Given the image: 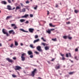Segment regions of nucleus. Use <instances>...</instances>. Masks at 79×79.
Returning <instances> with one entry per match:
<instances>
[{"mask_svg":"<svg viewBox=\"0 0 79 79\" xmlns=\"http://www.w3.org/2000/svg\"><path fill=\"white\" fill-rule=\"evenodd\" d=\"M42 45H43L44 46H45V45H46V44L44 43H42Z\"/></svg>","mask_w":79,"mask_h":79,"instance_id":"39","label":"nucleus"},{"mask_svg":"<svg viewBox=\"0 0 79 79\" xmlns=\"http://www.w3.org/2000/svg\"><path fill=\"white\" fill-rule=\"evenodd\" d=\"M37 6H35V7H34V9L35 10H37Z\"/></svg>","mask_w":79,"mask_h":79,"instance_id":"36","label":"nucleus"},{"mask_svg":"<svg viewBox=\"0 0 79 79\" xmlns=\"http://www.w3.org/2000/svg\"><path fill=\"white\" fill-rule=\"evenodd\" d=\"M12 76L13 77H16V76L14 74H12Z\"/></svg>","mask_w":79,"mask_h":79,"instance_id":"34","label":"nucleus"},{"mask_svg":"<svg viewBox=\"0 0 79 79\" xmlns=\"http://www.w3.org/2000/svg\"><path fill=\"white\" fill-rule=\"evenodd\" d=\"M15 46H18V42L16 41H15Z\"/></svg>","mask_w":79,"mask_h":79,"instance_id":"25","label":"nucleus"},{"mask_svg":"<svg viewBox=\"0 0 79 79\" xmlns=\"http://www.w3.org/2000/svg\"><path fill=\"white\" fill-rule=\"evenodd\" d=\"M1 66H4V65L2 64H1Z\"/></svg>","mask_w":79,"mask_h":79,"instance_id":"63","label":"nucleus"},{"mask_svg":"<svg viewBox=\"0 0 79 79\" xmlns=\"http://www.w3.org/2000/svg\"><path fill=\"white\" fill-rule=\"evenodd\" d=\"M19 11L20 13H22V12H25V11H26V9L25 8H23L22 9V10H20Z\"/></svg>","mask_w":79,"mask_h":79,"instance_id":"9","label":"nucleus"},{"mask_svg":"<svg viewBox=\"0 0 79 79\" xmlns=\"http://www.w3.org/2000/svg\"><path fill=\"white\" fill-rule=\"evenodd\" d=\"M1 3L2 4H4V5H6L7 3L5 1H2L1 2Z\"/></svg>","mask_w":79,"mask_h":79,"instance_id":"13","label":"nucleus"},{"mask_svg":"<svg viewBox=\"0 0 79 79\" xmlns=\"http://www.w3.org/2000/svg\"><path fill=\"white\" fill-rule=\"evenodd\" d=\"M21 46H23V44L22 43H21Z\"/></svg>","mask_w":79,"mask_h":79,"instance_id":"58","label":"nucleus"},{"mask_svg":"<svg viewBox=\"0 0 79 79\" xmlns=\"http://www.w3.org/2000/svg\"><path fill=\"white\" fill-rule=\"evenodd\" d=\"M39 39H37V40H35L33 41L34 44H35V43H36V42H39Z\"/></svg>","mask_w":79,"mask_h":79,"instance_id":"10","label":"nucleus"},{"mask_svg":"<svg viewBox=\"0 0 79 79\" xmlns=\"http://www.w3.org/2000/svg\"><path fill=\"white\" fill-rule=\"evenodd\" d=\"M75 52H78V49L77 48H76L75 49Z\"/></svg>","mask_w":79,"mask_h":79,"instance_id":"44","label":"nucleus"},{"mask_svg":"<svg viewBox=\"0 0 79 79\" xmlns=\"http://www.w3.org/2000/svg\"><path fill=\"white\" fill-rule=\"evenodd\" d=\"M16 26V24H11V27H15Z\"/></svg>","mask_w":79,"mask_h":79,"instance_id":"31","label":"nucleus"},{"mask_svg":"<svg viewBox=\"0 0 79 79\" xmlns=\"http://www.w3.org/2000/svg\"><path fill=\"white\" fill-rule=\"evenodd\" d=\"M49 26L50 27H55L56 25H53L52 23H49Z\"/></svg>","mask_w":79,"mask_h":79,"instance_id":"22","label":"nucleus"},{"mask_svg":"<svg viewBox=\"0 0 79 79\" xmlns=\"http://www.w3.org/2000/svg\"><path fill=\"white\" fill-rule=\"evenodd\" d=\"M74 12L75 13H77L79 12V10H75Z\"/></svg>","mask_w":79,"mask_h":79,"instance_id":"30","label":"nucleus"},{"mask_svg":"<svg viewBox=\"0 0 79 79\" xmlns=\"http://www.w3.org/2000/svg\"><path fill=\"white\" fill-rule=\"evenodd\" d=\"M26 20L24 19H21L20 20V21L21 23H23V22H24Z\"/></svg>","mask_w":79,"mask_h":79,"instance_id":"19","label":"nucleus"},{"mask_svg":"<svg viewBox=\"0 0 79 79\" xmlns=\"http://www.w3.org/2000/svg\"><path fill=\"white\" fill-rule=\"evenodd\" d=\"M28 53L29 55H32L33 53H32V52L31 51H29L28 52Z\"/></svg>","mask_w":79,"mask_h":79,"instance_id":"16","label":"nucleus"},{"mask_svg":"<svg viewBox=\"0 0 79 79\" xmlns=\"http://www.w3.org/2000/svg\"><path fill=\"white\" fill-rule=\"evenodd\" d=\"M26 54L25 53H23V54H22V56H21L24 57V56H26Z\"/></svg>","mask_w":79,"mask_h":79,"instance_id":"27","label":"nucleus"},{"mask_svg":"<svg viewBox=\"0 0 79 79\" xmlns=\"http://www.w3.org/2000/svg\"><path fill=\"white\" fill-rule=\"evenodd\" d=\"M7 9L8 10H11V6L10 5L7 6Z\"/></svg>","mask_w":79,"mask_h":79,"instance_id":"8","label":"nucleus"},{"mask_svg":"<svg viewBox=\"0 0 79 79\" xmlns=\"http://www.w3.org/2000/svg\"><path fill=\"white\" fill-rule=\"evenodd\" d=\"M28 30L30 32H31V33H33V32L34 31V29L33 28H30L28 29Z\"/></svg>","mask_w":79,"mask_h":79,"instance_id":"6","label":"nucleus"},{"mask_svg":"<svg viewBox=\"0 0 79 79\" xmlns=\"http://www.w3.org/2000/svg\"><path fill=\"white\" fill-rule=\"evenodd\" d=\"M36 71H37V70L36 69H34L33 71L31 72V76H32V77H34V76H35V73Z\"/></svg>","mask_w":79,"mask_h":79,"instance_id":"2","label":"nucleus"},{"mask_svg":"<svg viewBox=\"0 0 79 79\" xmlns=\"http://www.w3.org/2000/svg\"><path fill=\"white\" fill-rule=\"evenodd\" d=\"M67 38L69 40H71V39H72V37H70V35H68Z\"/></svg>","mask_w":79,"mask_h":79,"instance_id":"17","label":"nucleus"},{"mask_svg":"<svg viewBox=\"0 0 79 79\" xmlns=\"http://www.w3.org/2000/svg\"><path fill=\"white\" fill-rule=\"evenodd\" d=\"M30 16L31 17V18H32V17H33V15L32 14H30Z\"/></svg>","mask_w":79,"mask_h":79,"instance_id":"43","label":"nucleus"},{"mask_svg":"<svg viewBox=\"0 0 79 79\" xmlns=\"http://www.w3.org/2000/svg\"><path fill=\"white\" fill-rule=\"evenodd\" d=\"M13 44H11L10 46V47H11V48H12L13 47Z\"/></svg>","mask_w":79,"mask_h":79,"instance_id":"46","label":"nucleus"},{"mask_svg":"<svg viewBox=\"0 0 79 79\" xmlns=\"http://www.w3.org/2000/svg\"><path fill=\"white\" fill-rule=\"evenodd\" d=\"M21 6H23V4L22 3H21Z\"/></svg>","mask_w":79,"mask_h":79,"instance_id":"61","label":"nucleus"},{"mask_svg":"<svg viewBox=\"0 0 79 79\" xmlns=\"http://www.w3.org/2000/svg\"><path fill=\"white\" fill-rule=\"evenodd\" d=\"M11 40V39H10V40H9V41H10V40Z\"/></svg>","mask_w":79,"mask_h":79,"instance_id":"62","label":"nucleus"},{"mask_svg":"<svg viewBox=\"0 0 79 79\" xmlns=\"http://www.w3.org/2000/svg\"><path fill=\"white\" fill-rule=\"evenodd\" d=\"M13 60H16V58L13 57Z\"/></svg>","mask_w":79,"mask_h":79,"instance_id":"50","label":"nucleus"},{"mask_svg":"<svg viewBox=\"0 0 79 79\" xmlns=\"http://www.w3.org/2000/svg\"><path fill=\"white\" fill-rule=\"evenodd\" d=\"M36 48L37 50H38L39 51V52H43V51L42 50V49H41V47H40V46H38Z\"/></svg>","mask_w":79,"mask_h":79,"instance_id":"3","label":"nucleus"},{"mask_svg":"<svg viewBox=\"0 0 79 79\" xmlns=\"http://www.w3.org/2000/svg\"><path fill=\"white\" fill-rule=\"evenodd\" d=\"M13 29H17V27H16V26L15 25V26L13 28Z\"/></svg>","mask_w":79,"mask_h":79,"instance_id":"42","label":"nucleus"},{"mask_svg":"<svg viewBox=\"0 0 79 79\" xmlns=\"http://www.w3.org/2000/svg\"><path fill=\"white\" fill-rule=\"evenodd\" d=\"M39 36L37 35H35V39H37Z\"/></svg>","mask_w":79,"mask_h":79,"instance_id":"33","label":"nucleus"},{"mask_svg":"<svg viewBox=\"0 0 79 79\" xmlns=\"http://www.w3.org/2000/svg\"><path fill=\"white\" fill-rule=\"evenodd\" d=\"M55 60V59L53 58L52 59V60H51V61H53Z\"/></svg>","mask_w":79,"mask_h":79,"instance_id":"51","label":"nucleus"},{"mask_svg":"<svg viewBox=\"0 0 79 79\" xmlns=\"http://www.w3.org/2000/svg\"><path fill=\"white\" fill-rule=\"evenodd\" d=\"M49 48H50V47L48 46H46L44 48L45 50H49Z\"/></svg>","mask_w":79,"mask_h":79,"instance_id":"20","label":"nucleus"},{"mask_svg":"<svg viewBox=\"0 0 79 79\" xmlns=\"http://www.w3.org/2000/svg\"><path fill=\"white\" fill-rule=\"evenodd\" d=\"M66 24H70V22H67Z\"/></svg>","mask_w":79,"mask_h":79,"instance_id":"54","label":"nucleus"},{"mask_svg":"<svg viewBox=\"0 0 79 79\" xmlns=\"http://www.w3.org/2000/svg\"><path fill=\"white\" fill-rule=\"evenodd\" d=\"M35 54H37V55H39V52L35 51Z\"/></svg>","mask_w":79,"mask_h":79,"instance_id":"41","label":"nucleus"},{"mask_svg":"<svg viewBox=\"0 0 79 79\" xmlns=\"http://www.w3.org/2000/svg\"><path fill=\"white\" fill-rule=\"evenodd\" d=\"M52 40H53V41H54V42H56V38H55L54 39H52Z\"/></svg>","mask_w":79,"mask_h":79,"instance_id":"28","label":"nucleus"},{"mask_svg":"<svg viewBox=\"0 0 79 79\" xmlns=\"http://www.w3.org/2000/svg\"><path fill=\"white\" fill-rule=\"evenodd\" d=\"M69 56L70 57H71V54L70 53H69Z\"/></svg>","mask_w":79,"mask_h":79,"instance_id":"53","label":"nucleus"},{"mask_svg":"<svg viewBox=\"0 0 79 79\" xmlns=\"http://www.w3.org/2000/svg\"><path fill=\"white\" fill-rule=\"evenodd\" d=\"M33 57L34 56H33V55H31L30 56V58H33Z\"/></svg>","mask_w":79,"mask_h":79,"instance_id":"45","label":"nucleus"},{"mask_svg":"<svg viewBox=\"0 0 79 79\" xmlns=\"http://www.w3.org/2000/svg\"><path fill=\"white\" fill-rule=\"evenodd\" d=\"M62 60H63V61H64L65 60V58H64V57H62Z\"/></svg>","mask_w":79,"mask_h":79,"instance_id":"40","label":"nucleus"},{"mask_svg":"<svg viewBox=\"0 0 79 79\" xmlns=\"http://www.w3.org/2000/svg\"><path fill=\"white\" fill-rule=\"evenodd\" d=\"M69 60L71 62V63H73V61L71 60Z\"/></svg>","mask_w":79,"mask_h":79,"instance_id":"55","label":"nucleus"},{"mask_svg":"<svg viewBox=\"0 0 79 79\" xmlns=\"http://www.w3.org/2000/svg\"><path fill=\"white\" fill-rule=\"evenodd\" d=\"M74 72H71L69 73V74H70V75H72V74H73Z\"/></svg>","mask_w":79,"mask_h":79,"instance_id":"29","label":"nucleus"},{"mask_svg":"<svg viewBox=\"0 0 79 79\" xmlns=\"http://www.w3.org/2000/svg\"><path fill=\"white\" fill-rule=\"evenodd\" d=\"M47 12H48L47 15H49V11H48Z\"/></svg>","mask_w":79,"mask_h":79,"instance_id":"56","label":"nucleus"},{"mask_svg":"<svg viewBox=\"0 0 79 79\" xmlns=\"http://www.w3.org/2000/svg\"><path fill=\"white\" fill-rule=\"evenodd\" d=\"M74 58L75 60H77V61H78V59L77 58V56H75Z\"/></svg>","mask_w":79,"mask_h":79,"instance_id":"32","label":"nucleus"},{"mask_svg":"<svg viewBox=\"0 0 79 79\" xmlns=\"http://www.w3.org/2000/svg\"><path fill=\"white\" fill-rule=\"evenodd\" d=\"M30 47H31V48H35V46H34V45H33L32 44H31L30 45Z\"/></svg>","mask_w":79,"mask_h":79,"instance_id":"14","label":"nucleus"},{"mask_svg":"<svg viewBox=\"0 0 79 79\" xmlns=\"http://www.w3.org/2000/svg\"><path fill=\"white\" fill-rule=\"evenodd\" d=\"M21 69V67L16 66L15 67V70H19V69Z\"/></svg>","mask_w":79,"mask_h":79,"instance_id":"4","label":"nucleus"},{"mask_svg":"<svg viewBox=\"0 0 79 79\" xmlns=\"http://www.w3.org/2000/svg\"><path fill=\"white\" fill-rule=\"evenodd\" d=\"M58 5L56 4V7H58Z\"/></svg>","mask_w":79,"mask_h":79,"instance_id":"57","label":"nucleus"},{"mask_svg":"<svg viewBox=\"0 0 79 79\" xmlns=\"http://www.w3.org/2000/svg\"><path fill=\"white\" fill-rule=\"evenodd\" d=\"M29 16V15L28 14H26L25 15H24L22 17V18H27V17H28Z\"/></svg>","mask_w":79,"mask_h":79,"instance_id":"11","label":"nucleus"},{"mask_svg":"<svg viewBox=\"0 0 79 79\" xmlns=\"http://www.w3.org/2000/svg\"><path fill=\"white\" fill-rule=\"evenodd\" d=\"M60 54L61 56H62V57H64V54H61V53H60Z\"/></svg>","mask_w":79,"mask_h":79,"instance_id":"37","label":"nucleus"},{"mask_svg":"<svg viewBox=\"0 0 79 79\" xmlns=\"http://www.w3.org/2000/svg\"><path fill=\"white\" fill-rule=\"evenodd\" d=\"M20 31H21L22 32H28V31H26L23 29H20Z\"/></svg>","mask_w":79,"mask_h":79,"instance_id":"18","label":"nucleus"},{"mask_svg":"<svg viewBox=\"0 0 79 79\" xmlns=\"http://www.w3.org/2000/svg\"><path fill=\"white\" fill-rule=\"evenodd\" d=\"M48 63L49 64H50V61H48Z\"/></svg>","mask_w":79,"mask_h":79,"instance_id":"59","label":"nucleus"},{"mask_svg":"<svg viewBox=\"0 0 79 79\" xmlns=\"http://www.w3.org/2000/svg\"><path fill=\"white\" fill-rule=\"evenodd\" d=\"M25 23H26V24H29V21H27Z\"/></svg>","mask_w":79,"mask_h":79,"instance_id":"47","label":"nucleus"},{"mask_svg":"<svg viewBox=\"0 0 79 79\" xmlns=\"http://www.w3.org/2000/svg\"><path fill=\"white\" fill-rule=\"evenodd\" d=\"M22 61H24L25 60V57H24L21 56Z\"/></svg>","mask_w":79,"mask_h":79,"instance_id":"24","label":"nucleus"},{"mask_svg":"<svg viewBox=\"0 0 79 79\" xmlns=\"http://www.w3.org/2000/svg\"><path fill=\"white\" fill-rule=\"evenodd\" d=\"M8 3H11V0H7Z\"/></svg>","mask_w":79,"mask_h":79,"instance_id":"38","label":"nucleus"},{"mask_svg":"<svg viewBox=\"0 0 79 79\" xmlns=\"http://www.w3.org/2000/svg\"><path fill=\"white\" fill-rule=\"evenodd\" d=\"M55 30L54 29H51L50 30V31H54Z\"/></svg>","mask_w":79,"mask_h":79,"instance_id":"52","label":"nucleus"},{"mask_svg":"<svg viewBox=\"0 0 79 79\" xmlns=\"http://www.w3.org/2000/svg\"><path fill=\"white\" fill-rule=\"evenodd\" d=\"M15 7H14L12 9V10H15Z\"/></svg>","mask_w":79,"mask_h":79,"instance_id":"60","label":"nucleus"},{"mask_svg":"<svg viewBox=\"0 0 79 79\" xmlns=\"http://www.w3.org/2000/svg\"><path fill=\"white\" fill-rule=\"evenodd\" d=\"M12 16H7L6 18V20H7L8 19H10V18H12Z\"/></svg>","mask_w":79,"mask_h":79,"instance_id":"23","label":"nucleus"},{"mask_svg":"<svg viewBox=\"0 0 79 79\" xmlns=\"http://www.w3.org/2000/svg\"><path fill=\"white\" fill-rule=\"evenodd\" d=\"M66 57H69V56H68V54L67 53L66 54Z\"/></svg>","mask_w":79,"mask_h":79,"instance_id":"48","label":"nucleus"},{"mask_svg":"<svg viewBox=\"0 0 79 79\" xmlns=\"http://www.w3.org/2000/svg\"><path fill=\"white\" fill-rule=\"evenodd\" d=\"M2 32L3 33H4V34H6V36H7V37H8L9 36V35H8V34L7 32V31L5 30V29H3L2 30Z\"/></svg>","mask_w":79,"mask_h":79,"instance_id":"1","label":"nucleus"},{"mask_svg":"<svg viewBox=\"0 0 79 79\" xmlns=\"http://www.w3.org/2000/svg\"><path fill=\"white\" fill-rule=\"evenodd\" d=\"M55 68H56V69H60V65H59L58 66L56 65L55 67Z\"/></svg>","mask_w":79,"mask_h":79,"instance_id":"12","label":"nucleus"},{"mask_svg":"<svg viewBox=\"0 0 79 79\" xmlns=\"http://www.w3.org/2000/svg\"><path fill=\"white\" fill-rule=\"evenodd\" d=\"M7 61H8V62H10V63H13V62H14V61L10 59V58H7L6 59Z\"/></svg>","mask_w":79,"mask_h":79,"instance_id":"5","label":"nucleus"},{"mask_svg":"<svg viewBox=\"0 0 79 79\" xmlns=\"http://www.w3.org/2000/svg\"><path fill=\"white\" fill-rule=\"evenodd\" d=\"M46 32L49 34H51V31H50V30L49 29H48V30H46Z\"/></svg>","mask_w":79,"mask_h":79,"instance_id":"15","label":"nucleus"},{"mask_svg":"<svg viewBox=\"0 0 79 79\" xmlns=\"http://www.w3.org/2000/svg\"><path fill=\"white\" fill-rule=\"evenodd\" d=\"M9 32L10 34H11L12 33V34H15V32L13 30L9 31Z\"/></svg>","mask_w":79,"mask_h":79,"instance_id":"7","label":"nucleus"},{"mask_svg":"<svg viewBox=\"0 0 79 79\" xmlns=\"http://www.w3.org/2000/svg\"><path fill=\"white\" fill-rule=\"evenodd\" d=\"M20 9H21V7L19 6L16 7V10H20Z\"/></svg>","mask_w":79,"mask_h":79,"instance_id":"21","label":"nucleus"},{"mask_svg":"<svg viewBox=\"0 0 79 79\" xmlns=\"http://www.w3.org/2000/svg\"><path fill=\"white\" fill-rule=\"evenodd\" d=\"M26 3L28 4L29 3V1H27L26 2Z\"/></svg>","mask_w":79,"mask_h":79,"instance_id":"49","label":"nucleus"},{"mask_svg":"<svg viewBox=\"0 0 79 79\" xmlns=\"http://www.w3.org/2000/svg\"><path fill=\"white\" fill-rule=\"evenodd\" d=\"M63 38H64V39H66L68 38V36H63Z\"/></svg>","mask_w":79,"mask_h":79,"instance_id":"26","label":"nucleus"},{"mask_svg":"<svg viewBox=\"0 0 79 79\" xmlns=\"http://www.w3.org/2000/svg\"><path fill=\"white\" fill-rule=\"evenodd\" d=\"M41 39L42 40H43V41H44V42H46V40H44V38L42 37Z\"/></svg>","mask_w":79,"mask_h":79,"instance_id":"35","label":"nucleus"},{"mask_svg":"<svg viewBox=\"0 0 79 79\" xmlns=\"http://www.w3.org/2000/svg\"><path fill=\"white\" fill-rule=\"evenodd\" d=\"M2 46V45L0 43V47H1Z\"/></svg>","mask_w":79,"mask_h":79,"instance_id":"64","label":"nucleus"}]
</instances>
